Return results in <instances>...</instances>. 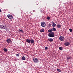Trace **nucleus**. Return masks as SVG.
Returning a JSON list of instances; mask_svg holds the SVG:
<instances>
[{
    "instance_id": "1",
    "label": "nucleus",
    "mask_w": 73,
    "mask_h": 73,
    "mask_svg": "<svg viewBox=\"0 0 73 73\" xmlns=\"http://www.w3.org/2000/svg\"><path fill=\"white\" fill-rule=\"evenodd\" d=\"M54 33L52 32L49 33H48V36L49 37H54Z\"/></svg>"
},
{
    "instance_id": "2",
    "label": "nucleus",
    "mask_w": 73,
    "mask_h": 73,
    "mask_svg": "<svg viewBox=\"0 0 73 73\" xmlns=\"http://www.w3.org/2000/svg\"><path fill=\"white\" fill-rule=\"evenodd\" d=\"M0 28L2 29H5L7 28V26L4 25H0Z\"/></svg>"
},
{
    "instance_id": "3",
    "label": "nucleus",
    "mask_w": 73,
    "mask_h": 73,
    "mask_svg": "<svg viewBox=\"0 0 73 73\" xmlns=\"http://www.w3.org/2000/svg\"><path fill=\"white\" fill-rule=\"evenodd\" d=\"M7 17L9 18V20H12V19H13V16L11 15H7Z\"/></svg>"
},
{
    "instance_id": "4",
    "label": "nucleus",
    "mask_w": 73,
    "mask_h": 73,
    "mask_svg": "<svg viewBox=\"0 0 73 73\" xmlns=\"http://www.w3.org/2000/svg\"><path fill=\"white\" fill-rule=\"evenodd\" d=\"M33 60L35 63H38V59L37 58H34L33 59Z\"/></svg>"
},
{
    "instance_id": "5",
    "label": "nucleus",
    "mask_w": 73,
    "mask_h": 73,
    "mask_svg": "<svg viewBox=\"0 0 73 73\" xmlns=\"http://www.w3.org/2000/svg\"><path fill=\"white\" fill-rule=\"evenodd\" d=\"M59 40L60 41H64L65 40V38L64 36H60L59 37Z\"/></svg>"
},
{
    "instance_id": "6",
    "label": "nucleus",
    "mask_w": 73,
    "mask_h": 73,
    "mask_svg": "<svg viewBox=\"0 0 73 73\" xmlns=\"http://www.w3.org/2000/svg\"><path fill=\"white\" fill-rule=\"evenodd\" d=\"M41 25L42 27H44L46 26V24L44 22H42L41 23Z\"/></svg>"
},
{
    "instance_id": "7",
    "label": "nucleus",
    "mask_w": 73,
    "mask_h": 73,
    "mask_svg": "<svg viewBox=\"0 0 73 73\" xmlns=\"http://www.w3.org/2000/svg\"><path fill=\"white\" fill-rule=\"evenodd\" d=\"M70 44L68 42H66L64 44V45L65 46H69L70 45Z\"/></svg>"
},
{
    "instance_id": "8",
    "label": "nucleus",
    "mask_w": 73,
    "mask_h": 73,
    "mask_svg": "<svg viewBox=\"0 0 73 73\" xmlns=\"http://www.w3.org/2000/svg\"><path fill=\"white\" fill-rule=\"evenodd\" d=\"M6 42L7 43H9L11 42V40L10 38H8L7 40H6Z\"/></svg>"
},
{
    "instance_id": "9",
    "label": "nucleus",
    "mask_w": 73,
    "mask_h": 73,
    "mask_svg": "<svg viewBox=\"0 0 73 73\" xmlns=\"http://www.w3.org/2000/svg\"><path fill=\"white\" fill-rule=\"evenodd\" d=\"M61 27H62V25H61L58 24L57 25L56 27L57 28H58L60 29V28H61Z\"/></svg>"
},
{
    "instance_id": "10",
    "label": "nucleus",
    "mask_w": 73,
    "mask_h": 73,
    "mask_svg": "<svg viewBox=\"0 0 73 73\" xmlns=\"http://www.w3.org/2000/svg\"><path fill=\"white\" fill-rule=\"evenodd\" d=\"M30 42L32 44H34L35 43V40H34L33 39H31Z\"/></svg>"
},
{
    "instance_id": "11",
    "label": "nucleus",
    "mask_w": 73,
    "mask_h": 73,
    "mask_svg": "<svg viewBox=\"0 0 73 73\" xmlns=\"http://www.w3.org/2000/svg\"><path fill=\"white\" fill-rule=\"evenodd\" d=\"M48 40L50 42H52V41H53V40L52 38H48Z\"/></svg>"
},
{
    "instance_id": "12",
    "label": "nucleus",
    "mask_w": 73,
    "mask_h": 73,
    "mask_svg": "<svg viewBox=\"0 0 73 73\" xmlns=\"http://www.w3.org/2000/svg\"><path fill=\"white\" fill-rule=\"evenodd\" d=\"M26 41L27 42H28V43H30V40H29V39H27Z\"/></svg>"
},
{
    "instance_id": "13",
    "label": "nucleus",
    "mask_w": 73,
    "mask_h": 73,
    "mask_svg": "<svg viewBox=\"0 0 73 73\" xmlns=\"http://www.w3.org/2000/svg\"><path fill=\"white\" fill-rule=\"evenodd\" d=\"M52 31H53V30L52 29H49L48 30V32L49 33H50V32H52Z\"/></svg>"
},
{
    "instance_id": "14",
    "label": "nucleus",
    "mask_w": 73,
    "mask_h": 73,
    "mask_svg": "<svg viewBox=\"0 0 73 73\" xmlns=\"http://www.w3.org/2000/svg\"><path fill=\"white\" fill-rule=\"evenodd\" d=\"M21 59H22L23 60H25V56H23L22 57Z\"/></svg>"
},
{
    "instance_id": "15",
    "label": "nucleus",
    "mask_w": 73,
    "mask_h": 73,
    "mask_svg": "<svg viewBox=\"0 0 73 73\" xmlns=\"http://www.w3.org/2000/svg\"><path fill=\"white\" fill-rule=\"evenodd\" d=\"M40 32H44V29H41L40 30Z\"/></svg>"
},
{
    "instance_id": "16",
    "label": "nucleus",
    "mask_w": 73,
    "mask_h": 73,
    "mask_svg": "<svg viewBox=\"0 0 73 73\" xmlns=\"http://www.w3.org/2000/svg\"><path fill=\"white\" fill-rule=\"evenodd\" d=\"M67 60H70V59H72L71 57H70L69 56L67 57L66 58Z\"/></svg>"
},
{
    "instance_id": "17",
    "label": "nucleus",
    "mask_w": 73,
    "mask_h": 73,
    "mask_svg": "<svg viewBox=\"0 0 73 73\" xmlns=\"http://www.w3.org/2000/svg\"><path fill=\"white\" fill-rule=\"evenodd\" d=\"M52 31H56V28L54 27H53L52 29Z\"/></svg>"
},
{
    "instance_id": "18",
    "label": "nucleus",
    "mask_w": 73,
    "mask_h": 73,
    "mask_svg": "<svg viewBox=\"0 0 73 73\" xmlns=\"http://www.w3.org/2000/svg\"><path fill=\"white\" fill-rule=\"evenodd\" d=\"M52 25L53 27H54L56 25V24H55L54 23H53Z\"/></svg>"
},
{
    "instance_id": "19",
    "label": "nucleus",
    "mask_w": 73,
    "mask_h": 73,
    "mask_svg": "<svg viewBox=\"0 0 73 73\" xmlns=\"http://www.w3.org/2000/svg\"><path fill=\"white\" fill-rule=\"evenodd\" d=\"M57 70L58 72H61V70H60V69H57Z\"/></svg>"
},
{
    "instance_id": "20",
    "label": "nucleus",
    "mask_w": 73,
    "mask_h": 73,
    "mask_svg": "<svg viewBox=\"0 0 73 73\" xmlns=\"http://www.w3.org/2000/svg\"><path fill=\"white\" fill-rule=\"evenodd\" d=\"M62 48L61 47H59V49L60 50H62Z\"/></svg>"
},
{
    "instance_id": "21",
    "label": "nucleus",
    "mask_w": 73,
    "mask_h": 73,
    "mask_svg": "<svg viewBox=\"0 0 73 73\" xmlns=\"http://www.w3.org/2000/svg\"><path fill=\"white\" fill-rule=\"evenodd\" d=\"M19 32H22V33H24L22 29H19Z\"/></svg>"
},
{
    "instance_id": "22",
    "label": "nucleus",
    "mask_w": 73,
    "mask_h": 73,
    "mask_svg": "<svg viewBox=\"0 0 73 73\" xmlns=\"http://www.w3.org/2000/svg\"><path fill=\"white\" fill-rule=\"evenodd\" d=\"M3 50H4V51L5 52H7V49L5 48H4L3 49Z\"/></svg>"
},
{
    "instance_id": "23",
    "label": "nucleus",
    "mask_w": 73,
    "mask_h": 73,
    "mask_svg": "<svg viewBox=\"0 0 73 73\" xmlns=\"http://www.w3.org/2000/svg\"><path fill=\"white\" fill-rule=\"evenodd\" d=\"M69 31H70V32H72V29H69Z\"/></svg>"
},
{
    "instance_id": "24",
    "label": "nucleus",
    "mask_w": 73,
    "mask_h": 73,
    "mask_svg": "<svg viewBox=\"0 0 73 73\" xmlns=\"http://www.w3.org/2000/svg\"><path fill=\"white\" fill-rule=\"evenodd\" d=\"M47 19L48 20H50V17H47Z\"/></svg>"
},
{
    "instance_id": "25",
    "label": "nucleus",
    "mask_w": 73,
    "mask_h": 73,
    "mask_svg": "<svg viewBox=\"0 0 73 73\" xmlns=\"http://www.w3.org/2000/svg\"><path fill=\"white\" fill-rule=\"evenodd\" d=\"M45 50H47V49H48V47H46L45 48Z\"/></svg>"
},
{
    "instance_id": "26",
    "label": "nucleus",
    "mask_w": 73,
    "mask_h": 73,
    "mask_svg": "<svg viewBox=\"0 0 73 73\" xmlns=\"http://www.w3.org/2000/svg\"><path fill=\"white\" fill-rule=\"evenodd\" d=\"M16 55H17V57H19V54H17Z\"/></svg>"
},
{
    "instance_id": "27",
    "label": "nucleus",
    "mask_w": 73,
    "mask_h": 73,
    "mask_svg": "<svg viewBox=\"0 0 73 73\" xmlns=\"http://www.w3.org/2000/svg\"><path fill=\"white\" fill-rule=\"evenodd\" d=\"M51 25H51L50 24H49V27H50V26H51Z\"/></svg>"
},
{
    "instance_id": "28",
    "label": "nucleus",
    "mask_w": 73,
    "mask_h": 73,
    "mask_svg": "<svg viewBox=\"0 0 73 73\" xmlns=\"http://www.w3.org/2000/svg\"><path fill=\"white\" fill-rule=\"evenodd\" d=\"M1 12V9H0V12Z\"/></svg>"
},
{
    "instance_id": "29",
    "label": "nucleus",
    "mask_w": 73,
    "mask_h": 73,
    "mask_svg": "<svg viewBox=\"0 0 73 73\" xmlns=\"http://www.w3.org/2000/svg\"><path fill=\"white\" fill-rule=\"evenodd\" d=\"M35 10H33V12H35Z\"/></svg>"
}]
</instances>
